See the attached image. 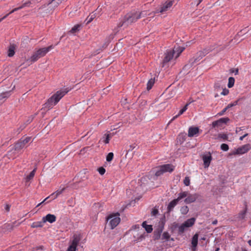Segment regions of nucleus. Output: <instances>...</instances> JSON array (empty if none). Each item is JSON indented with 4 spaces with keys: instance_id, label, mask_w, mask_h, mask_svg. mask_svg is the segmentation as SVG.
<instances>
[{
    "instance_id": "obj_42",
    "label": "nucleus",
    "mask_w": 251,
    "mask_h": 251,
    "mask_svg": "<svg viewBox=\"0 0 251 251\" xmlns=\"http://www.w3.org/2000/svg\"><path fill=\"white\" fill-rule=\"evenodd\" d=\"M190 178L188 176H186L185 177V179H184V184L186 185V186H189L190 185Z\"/></svg>"
},
{
    "instance_id": "obj_41",
    "label": "nucleus",
    "mask_w": 251,
    "mask_h": 251,
    "mask_svg": "<svg viewBox=\"0 0 251 251\" xmlns=\"http://www.w3.org/2000/svg\"><path fill=\"white\" fill-rule=\"evenodd\" d=\"M221 149L224 151H228L229 148L228 146L226 144H222L221 145Z\"/></svg>"
},
{
    "instance_id": "obj_32",
    "label": "nucleus",
    "mask_w": 251,
    "mask_h": 251,
    "mask_svg": "<svg viewBox=\"0 0 251 251\" xmlns=\"http://www.w3.org/2000/svg\"><path fill=\"white\" fill-rule=\"evenodd\" d=\"M170 235L169 234V233L168 232L165 231L163 233L161 239L163 241H168L170 239Z\"/></svg>"
},
{
    "instance_id": "obj_46",
    "label": "nucleus",
    "mask_w": 251,
    "mask_h": 251,
    "mask_svg": "<svg viewBox=\"0 0 251 251\" xmlns=\"http://www.w3.org/2000/svg\"><path fill=\"white\" fill-rule=\"evenodd\" d=\"M219 138H221L223 139L226 140L227 139L228 136L226 134H219L218 135Z\"/></svg>"
},
{
    "instance_id": "obj_5",
    "label": "nucleus",
    "mask_w": 251,
    "mask_h": 251,
    "mask_svg": "<svg viewBox=\"0 0 251 251\" xmlns=\"http://www.w3.org/2000/svg\"><path fill=\"white\" fill-rule=\"evenodd\" d=\"M187 194L185 192H181L178 194V197L171 201L168 204L167 210L168 212L173 210L174 207L178 203V202L181 199L186 198Z\"/></svg>"
},
{
    "instance_id": "obj_50",
    "label": "nucleus",
    "mask_w": 251,
    "mask_h": 251,
    "mask_svg": "<svg viewBox=\"0 0 251 251\" xmlns=\"http://www.w3.org/2000/svg\"><path fill=\"white\" fill-rule=\"evenodd\" d=\"M227 108L226 107H225L220 113H219L220 115H222L224 114V113L227 110Z\"/></svg>"
},
{
    "instance_id": "obj_55",
    "label": "nucleus",
    "mask_w": 251,
    "mask_h": 251,
    "mask_svg": "<svg viewBox=\"0 0 251 251\" xmlns=\"http://www.w3.org/2000/svg\"><path fill=\"white\" fill-rule=\"evenodd\" d=\"M215 88H220V86L218 85V83H216V84H215Z\"/></svg>"
},
{
    "instance_id": "obj_62",
    "label": "nucleus",
    "mask_w": 251,
    "mask_h": 251,
    "mask_svg": "<svg viewBox=\"0 0 251 251\" xmlns=\"http://www.w3.org/2000/svg\"><path fill=\"white\" fill-rule=\"evenodd\" d=\"M31 120H32V119H31V120H28V123H30V121H31Z\"/></svg>"
},
{
    "instance_id": "obj_59",
    "label": "nucleus",
    "mask_w": 251,
    "mask_h": 251,
    "mask_svg": "<svg viewBox=\"0 0 251 251\" xmlns=\"http://www.w3.org/2000/svg\"><path fill=\"white\" fill-rule=\"evenodd\" d=\"M3 20H4V19H2V18H1V19H0V22H1Z\"/></svg>"
},
{
    "instance_id": "obj_4",
    "label": "nucleus",
    "mask_w": 251,
    "mask_h": 251,
    "mask_svg": "<svg viewBox=\"0 0 251 251\" xmlns=\"http://www.w3.org/2000/svg\"><path fill=\"white\" fill-rule=\"evenodd\" d=\"M118 213L111 214L107 218V224L111 229H114L120 223L121 219Z\"/></svg>"
},
{
    "instance_id": "obj_40",
    "label": "nucleus",
    "mask_w": 251,
    "mask_h": 251,
    "mask_svg": "<svg viewBox=\"0 0 251 251\" xmlns=\"http://www.w3.org/2000/svg\"><path fill=\"white\" fill-rule=\"evenodd\" d=\"M114 154L112 152H109L106 156V160L108 162L111 161L113 158Z\"/></svg>"
},
{
    "instance_id": "obj_11",
    "label": "nucleus",
    "mask_w": 251,
    "mask_h": 251,
    "mask_svg": "<svg viewBox=\"0 0 251 251\" xmlns=\"http://www.w3.org/2000/svg\"><path fill=\"white\" fill-rule=\"evenodd\" d=\"M202 159L203 161V164L205 168H208L210 165L211 161L212 160V156L209 152L202 156Z\"/></svg>"
},
{
    "instance_id": "obj_14",
    "label": "nucleus",
    "mask_w": 251,
    "mask_h": 251,
    "mask_svg": "<svg viewBox=\"0 0 251 251\" xmlns=\"http://www.w3.org/2000/svg\"><path fill=\"white\" fill-rule=\"evenodd\" d=\"M11 91H6L0 94V105L2 104L6 100L10 97Z\"/></svg>"
},
{
    "instance_id": "obj_58",
    "label": "nucleus",
    "mask_w": 251,
    "mask_h": 251,
    "mask_svg": "<svg viewBox=\"0 0 251 251\" xmlns=\"http://www.w3.org/2000/svg\"><path fill=\"white\" fill-rule=\"evenodd\" d=\"M145 179H146V178H145V177H142V178H141V181H143V180H145Z\"/></svg>"
},
{
    "instance_id": "obj_10",
    "label": "nucleus",
    "mask_w": 251,
    "mask_h": 251,
    "mask_svg": "<svg viewBox=\"0 0 251 251\" xmlns=\"http://www.w3.org/2000/svg\"><path fill=\"white\" fill-rule=\"evenodd\" d=\"M229 119L228 118H222L218 120L214 121L212 123L213 128H220L222 126L223 124H226Z\"/></svg>"
},
{
    "instance_id": "obj_3",
    "label": "nucleus",
    "mask_w": 251,
    "mask_h": 251,
    "mask_svg": "<svg viewBox=\"0 0 251 251\" xmlns=\"http://www.w3.org/2000/svg\"><path fill=\"white\" fill-rule=\"evenodd\" d=\"M53 48V47L51 45L47 48H43L38 50L34 52L33 55L30 57V60L32 62H35L40 58L44 56L50 50Z\"/></svg>"
},
{
    "instance_id": "obj_34",
    "label": "nucleus",
    "mask_w": 251,
    "mask_h": 251,
    "mask_svg": "<svg viewBox=\"0 0 251 251\" xmlns=\"http://www.w3.org/2000/svg\"><path fill=\"white\" fill-rule=\"evenodd\" d=\"M154 83V79L153 78L150 79L148 82L147 89L148 90H150L153 86Z\"/></svg>"
},
{
    "instance_id": "obj_61",
    "label": "nucleus",
    "mask_w": 251,
    "mask_h": 251,
    "mask_svg": "<svg viewBox=\"0 0 251 251\" xmlns=\"http://www.w3.org/2000/svg\"><path fill=\"white\" fill-rule=\"evenodd\" d=\"M215 251H219V249L217 248Z\"/></svg>"
},
{
    "instance_id": "obj_51",
    "label": "nucleus",
    "mask_w": 251,
    "mask_h": 251,
    "mask_svg": "<svg viewBox=\"0 0 251 251\" xmlns=\"http://www.w3.org/2000/svg\"><path fill=\"white\" fill-rule=\"evenodd\" d=\"M248 133H246V134H244L243 136H241V137H240V138H239L240 140H241V141H242V140H243V139H244L245 137H246V136H248Z\"/></svg>"
},
{
    "instance_id": "obj_2",
    "label": "nucleus",
    "mask_w": 251,
    "mask_h": 251,
    "mask_svg": "<svg viewBox=\"0 0 251 251\" xmlns=\"http://www.w3.org/2000/svg\"><path fill=\"white\" fill-rule=\"evenodd\" d=\"M69 91V90L68 88L57 91L48 99L47 102L44 104V107L48 109L51 108L53 106L56 105L60 100Z\"/></svg>"
},
{
    "instance_id": "obj_52",
    "label": "nucleus",
    "mask_w": 251,
    "mask_h": 251,
    "mask_svg": "<svg viewBox=\"0 0 251 251\" xmlns=\"http://www.w3.org/2000/svg\"><path fill=\"white\" fill-rule=\"evenodd\" d=\"M232 72L235 73V75H237L238 73V69H236L235 70H232Z\"/></svg>"
},
{
    "instance_id": "obj_16",
    "label": "nucleus",
    "mask_w": 251,
    "mask_h": 251,
    "mask_svg": "<svg viewBox=\"0 0 251 251\" xmlns=\"http://www.w3.org/2000/svg\"><path fill=\"white\" fill-rule=\"evenodd\" d=\"M173 1H169L166 2L162 7H161L160 10L158 12L163 13L164 12L168 10L169 8H170L173 5Z\"/></svg>"
},
{
    "instance_id": "obj_49",
    "label": "nucleus",
    "mask_w": 251,
    "mask_h": 251,
    "mask_svg": "<svg viewBox=\"0 0 251 251\" xmlns=\"http://www.w3.org/2000/svg\"><path fill=\"white\" fill-rule=\"evenodd\" d=\"M10 208V205L7 204L5 205L4 209H5V210L7 212H9V211Z\"/></svg>"
},
{
    "instance_id": "obj_17",
    "label": "nucleus",
    "mask_w": 251,
    "mask_h": 251,
    "mask_svg": "<svg viewBox=\"0 0 251 251\" xmlns=\"http://www.w3.org/2000/svg\"><path fill=\"white\" fill-rule=\"evenodd\" d=\"M174 54H175L174 50L167 51L165 53V56L163 60V62L167 63L170 61L171 59L173 58Z\"/></svg>"
},
{
    "instance_id": "obj_43",
    "label": "nucleus",
    "mask_w": 251,
    "mask_h": 251,
    "mask_svg": "<svg viewBox=\"0 0 251 251\" xmlns=\"http://www.w3.org/2000/svg\"><path fill=\"white\" fill-rule=\"evenodd\" d=\"M99 173L101 175H103L105 172V169L103 167H100L98 169Z\"/></svg>"
},
{
    "instance_id": "obj_28",
    "label": "nucleus",
    "mask_w": 251,
    "mask_h": 251,
    "mask_svg": "<svg viewBox=\"0 0 251 251\" xmlns=\"http://www.w3.org/2000/svg\"><path fill=\"white\" fill-rule=\"evenodd\" d=\"M15 46L14 45H11L8 49V55L9 57H12L14 55L15 53Z\"/></svg>"
},
{
    "instance_id": "obj_48",
    "label": "nucleus",
    "mask_w": 251,
    "mask_h": 251,
    "mask_svg": "<svg viewBox=\"0 0 251 251\" xmlns=\"http://www.w3.org/2000/svg\"><path fill=\"white\" fill-rule=\"evenodd\" d=\"M22 8V7H18V8H15L13 9L12 10H11L9 13L10 14H11L13 13V12L17 11L18 10Z\"/></svg>"
},
{
    "instance_id": "obj_29",
    "label": "nucleus",
    "mask_w": 251,
    "mask_h": 251,
    "mask_svg": "<svg viewBox=\"0 0 251 251\" xmlns=\"http://www.w3.org/2000/svg\"><path fill=\"white\" fill-rule=\"evenodd\" d=\"M198 234H195L192 239V245L193 247H196L198 244Z\"/></svg>"
},
{
    "instance_id": "obj_21",
    "label": "nucleus",
    "mask_w": 251,
    "mask_h": 251,
    "mask_svg": "<svg viewBox=\"0 0 251 251\" xmlns=\"http://www.w3.org/2000/svg\"><path fill=\"white\" fill-rule=\"evenodd\" d=\"M189 103H187L184 106V107L181 109L178 114L176 115L175 116H174L172 119L170 121V123L172 122L173 121H174V120H175L176 118H177V117H178L180 115H182L185 111H186V110L187 109V108H188V106L189 105Z\"/></svg>"
},
{
    "instance_id": "obj_35",
    "label": "nucleus",
    "mask_w": 251,
    "mask_h": 251,
    "mask_svg": "<svg viewBox=\"0 0 251 251\" xmlns=\"http://www.w3.org/2000/svg\"><path fill=\"white\" fill-rule=\"evenodd\" d=\"M180 211L182 214L185 215L187 214L189 211L188 207L187 206H183L181 207Z\"/></svg>"
},
{
    "instance_id": "obj_23",
    "label": "nucleus",
    "mask_w": 251,
    "mask_h": 251,
    "mask_svg": "<svg viewBox=\"0 0 251 251\" xmlns=\"http://www.w3.org/2000/svg\"><path fill=\"white\" fill-rule=\"evenodd\" d=\"M247 204L246 202H245V208L243 210L241 211L238 215V218L240 219H244L245 217V215L246 214V213L247 212Z\"/></svg>"
},
{
    "instance_id": "obj_37",
    "label": "nucleus",
    "mask_w": 251,
    "mask_h": 251,
    "mask_svg": "<svg viewBox=\"0 0 251 251\" xmlns=\"http://www.w3.org/2000/svg\"><path fill=\"white\" fill-rule=\"evenodd\" d=\"M235 79L232 77H230L228 78V88H231L233 86L234 84Z\"/></svg>"
},
{
    "instance_id": "obj_30",
    "label": "nucleus",
    "mask_w": 251,
    "mask_h": 251,
    "mask_svg": "<svg viewBox=\"0 0 251 251\" xmlns=\"http://www.w3.org/2000/svg\"><path fill=\"white\" fill-rule=\"evenodd\" d=\"M165 173L163 169L162 168L161 166L158 167L157 170L156 171L155 173V175L156 176H159L163 175Z\"/></svg>"
},
{
    "instance_id": "obj_39",
    "label": "nucleus",
    "mask_w": 251,
    "mask_h": 251,
    "mask_svg": "<svg viewBox=\"0 0 251 251\" xmlns=\"http://www.w3.org/2000/svg\"><path fill=\"white\" fill-rule=\"evenodd\" d=\"M80 27V25H75L70 30V32L72 33H74L75 32L78 31L79 30V28Z\"/></svg>"
},
{
    "instance_id": "obj_44",
    "label": "nucleus",
    "mask_w": 251,
    "mask_h": 251,
    "mask_svg": "<svg viewBox=\"0 0 251 251\" xmlns=\"http://www.w3.org/2000/svg\"><path fill=\"white\" fill-rule=\"evenodd\" d=\"M237 103H238V101H235L234 102H233V103H229L228 104V105L226 106V107L227 108V109L232 107V106H235L237 104Z\"/></svg>"
},
{
    "instance_id": "obj_53",
    "label": "nucleus",
    "mask_w": 251,
    "mask_h": 251,
    "mask_svg": "<svg viewBox=\"0 0 251 251\" xmlns=\"http://www.w3.org/2000/svg\"><path fill=\"white\" fill-rule=\"evenodd\" d=\"M203 0H196L197 2V5H198Z\"/></svg>"
},
{
    "instance_id": "obj_18",
    "label": "nucleus",
    "mask_w": 251,
    "mask_h": 251,
    "mask_svg": "<svg viewBox=\"0 0 251 251\" xmlns=\"http://www.w3.org/2000/svg\"><path fill=\"white\" fill-rule=\"evenodd\" d=\"M199 131L198 127H190L188 129V136L189 137H193L196 135Z\"/></svg>"
},
{
    "instance_id": "obj_57",
    "label": "nucleus",
    "mask_w": 251,
    "mask_h": 251,
    "mask_svg": "<svg viewBox=\"0 0 251 251\" xmlns=\"http://www.w3.org/2000/svg\"><path fill=\"white\" fill-rule=\"evenodd\" d=\"M248 243H249V245L251 246V240H250L248 241Z\"/></svg>"
},
{
    "instance_id": "obj_13",
    "label": "nucleus",
    "mask_w": 251,
    "mask_h": 251,
    "mask_svg": "<svg viewBox=\"0 0 251 251\" xmlns=\"http://www.w3.org/2000/svg\"><path fill=\"white\" fill-rule=\"evenodd\" d=\"M201 58H199V56H197V54L193 58L190 60L188 64H186L184 67V69H187L191 67L195 63H197Z\"/></svg>"
},
{
    "instance_id": "obj_26",
    "label": "nucleus",
    "mask_w": 251,
    "mask_h": 251,
    "mask_svg": "<svg viewBox=\"0 0 251 251\" xmlns=\"http://www.w3.org/2000/svg\"><path fill=\"white\" fill-rule=\"evenodd\" d=\"M44 224V223L42 220V221L33 222L31 224V227L32 228L42 227L43 226Z\"/></svg>"
},
{
    "instance_id": "obj_1",
    "label": "nucleus",
    "mask_w": 251,
    "mask_h": 251,
    "mask_svg": "<svg viewBox=\"0 0 251 251\" xmlns=\"http://www.w3.org/2000/svg\"><path fill=\"white\" fill-rule=\"evenodd\" d=\"M147 15V11H131L127 13L117 25V27L120 28L124 26L125 28L129 25L136 22L138 19L144 17Z\"/></svg>"
},
{
    "instance_id": "obj_20",
    "label": "nucleus",
    "mask_w": 251,
    "mask_h": 251,
    "mask_svg": "<svg viewBox=\"0 0 251 251\" xmlns=\"http://www.w3.org/2000/svg\"><path fill=\"white\" fill-rule=\"evenodd\" d=\"M211 49H203L202 50H200L197 53V56H199V58H202L203 57L208 54L210 51Z\"/></svg>"
},
{
    "instance_id": "obj_6",
    "label": "nucleus",
    "mask_w": 251,
    "mask_h": 251,
    "mask_svg": "<svg viewBox=\"0 0 251 251\" xmlns=\"http://www.w3.org/2000/svg\"><path fill=\"white\" fill-rule=\"evenodd\" d=\"M31 137H26L25 138H22L18 142L16 143L14 145L15 151H19L23 149L30 140Z\"/></svg>"
},
{
    "instance_id": "obj_47",
    "label": "nucleus",
    "mask_w": 251,
    "mask_h": 251,
    "mask_svg": "<svg viewBox=\"0 0 251 251\" xmlns=\"http://www.w3.org/2000/svg\"><path fill=\"white\" fill-rule=\"evenodd\" d=\"M158 212L157 209H154L152 210L151 212V216H155Z\"/></svg>"
},
{
    "instance_id": "obj_22",
    "label": "nucleus",
    "mask_w": 251,
    "mask_h": 251,
    "mask_svg": "<svg viewBox=\"0 0 251 251\" xmlns=\"http://www.w3.org/2000/svg\"><path fill=\"white\" fill-rule=\"evenodd\" d=\"M195 221V218H192L187 220L183 224L188 228L192 226L194 224Z\"/></svg>"
},
{
    "instance_id": "obj_7",
    "label": "nucleus",
    "mask_w": 251,
    "mask_h": 251,
    "mask_svg": "<svg viewBox=\"0 0 251 251\" xmlns=\"http://www.w3.org/2000/svg\"><path fill=\"white\" fill-rule=\"evenodd\" d=\"M81 237L79 234H75L71 245L69 246L66 251H76V247L78 245Z\"/></svg>"
},
{
    "instance_id": "obj_19",
    "label": "nucleus",
    "mask_w": 251,
    "mask_h": 251,
    "mask_svg": "<svg viewBox=\"0 0 251 251\" xmlns=\"http://www.w3.org/2000/svg\"><path fill=\"white\" fill-rule=\"evenodd\" d=\"M161 167L163 169L165 173H171L174 171L175 168V167L173 165L169 164L161 165Z\"/></svg>"
},
{
    "instance_id": "obj_8",
    "label": "nucleus",
    "mask_w": 251,
    "mask_h": 251,
    "mask_svg": "<svg viewBox=\"0 0 251 251\" xmlns=\"http://www.w3.org/2000/svg\"><path fill=\"white\" fill-rule=\"evenodd\" d=\"M183 192H185L187 194L186 198L184 200V202L187 204L195 202L199 197V195L197 193L190 194L187 191H183Z\"/></svg>"
},
{
    "instance_id": "obj_36",
    "label": "nucleus",
    "mask_w": 251,
    "mask_h": 251,
    "mask_svg": "<svg viewBox=\"0 0 251 251\" xmlns=\"http://www.w3.org/2000/svg\"><path fill=\"white\" fill-rule=\"evenodd\" d=\"M96 17L95 14L92 13L90 14L87 18L86 21H87V24L90 23L92 20Z\"/></svg>"
},
{
    "instance_id": "obj_63",
    "label": "nucleus",
    "mask_w": 251,
    "mask_h": 251,
    "mask_svg": "<svg viewBox=\"0 0 251 251\" xmlns=\"http://www.w3.org/2000/svg\"><path fill=\"white\" fill-rule=\"evenodd\" d=\"M171 240L172 241H174V239L173 238H171Z\"/></svg>"
},
{
    "instance_id": "obj_54",
    "label": "nucleus",
    "mask_w": 251,
    "mask_h": 251,
    "mask_svg": "<svg viewBox=\"0 0 251 251\" xmlns=\"http://www.w3.org/2000/svg\"><path fill=\"white\" fill-rule=\"evenodd\" d=\"M9 15H10L9 13L6 14V15H5L3 17H2V19H5Z\"/></svg>"
},
{
    "instance_id": "obj_31",
    "label": "nucleus",
    "mask_w": 251,
    "mask_h": 251,
    "mask_svg": "<svg viewBox=\"0 0 251 251\" xmlns=\"http://www.w3.org/2000/svg\"><path fill=\"white\" fill-rule=\"evenodd\" d=\"M35 171L36 168H35L33 171H32L29 175L26 176V177H25L26 181H29L33 178L35 175Z\"/></svg>"
},
{
    "instance_id": "obj_45",
    "label": "nucleus",
    "mask_w": 251,
    "mask_h": 251,
    "mask_svg": "<svg viewBox=\"0 0 251 251\" xmlns=\"http://www.w3.org/2000/svg\"><path fill=\"white\" fill-rule=\"evenodd\" d=\"M229 93V90L226 88H225L223 90V91L221 92V95L226 96Z\"/></svg>"
},
{
    "instance_id": "obj_15",
    "label": "nucleus",
    "mask_w": 251,
    "mask_h": 251,
    "mask_svg": "<svg viewBox=\"0 0 251 251\" xmlns=\"http://www.w3.org/2000/svg\"><path fill=\"white\" fill-rule=\"evenodd\" d=\"M64 189H62L61 190H57L54 193H53L51 195H50L49 197L46 198L43 201L38 204L37 206H39L42 203H44L48 199L50 198H51L52 200L56 199L59 195H60L62 192L63 191Z\"/></svg>"
},
{
    "instance_id": "obj_9",
    "label": "nucleus",
    "mask_w": 251,
    "mask_h": 251,
    "mask_svg": "<svg viewBox=\"0 0 251 251\" xmlns=\"http://www.w3.org/2000/svg\"><path fill=\"white\" fill-rule=\"evenodd\" d=\"M251 149V145L250 144H247L242 146L233 152V154H243L247 152Z\"/></svg>"
},
{
    "instance_id": "obj_60",
    "label": "nucleus",
    "mask_w": 251,
    "mask_h": 251,
    "mask_svg": "<svg viewBox=\"0 0 251 251\" xmlns=\"http://www.w3.org/2000/svg\"><path fill=\"white\" fill-rule=\"evenodd\" d=\"M201 239L204 240H205V237H203V238H201Z\"/></svg>"
},
{
    "instance_id": "obj_38",
    "label": "nucleus",
    "mask_w": 251,
    "mask_h": 251,
    "mask_svg": "<svg viewBox=\"0 0 251 251\" xmlns=\"http://www.w3.org/2000/svg\"><path fill=\"white\" fill-rule=\"evenodd\" d=\"M187 227L183 223L178 227V232L180 234L182 233Z\"/></svg>"
},
{
    "instance_id": "obj_27",
    "label": "nucleus",
    "mask_w": 251,
    "mask_h": 251,
    "mask_svg": "<svg viewBox=\"0 0 251 251\" xmlns=\"http://www.w3.org/2000/svg\"><path fill=\"white\" fill-rule=\"evenodd\" d=\"M142 226L145 228L146 231L147 232V233H151L153 230L152 226L151 225H148L146 224V222L145 221L142 223Z\"/></svg>"
},
{
    "instance_id": "obj_33",
    "label": "nucleus",
    "mask_w": 251,
    "mask_h": 251,
    "mask_svg": "<svg viewBox=\"0 0 251 251\" xmlns=\"http://www.w3.org/2000/svg\"><path fill=\"white\" fill-rule=\"evenodd\" d=\"M101 140L105 144H108L110 140V136L109 134H105Z\"/></svg>"
},
{
    "instance_id": "obj_12",
    "label": "nucleus",
    "mask_w": 251,
    "mask_h": 251,
    "mask_svg": "<svg viewBox=\"0 0 251 251\" xmlns=\"http://www.w3.org/2000/svg\"><path fill=\"white\" fill-rule=\"evenodd\" d=\"M42 220L44 223L47 222H48L50 223H53L55 222L56 217L54 215L48 214L46 216L43 217L42 218Z\"/></svg>"
},
{
    "instance_id": "obj_56",
    "label": "nucleus",
    "mask_w": 251,
    "mask_h": 251,
    "mask_svg": "<svg viewBox=\"0 0 251 251\" xmlns=\"http://www.w3.org/2000/svg\"><path fill=\"white\" fill-rule=\"evenodd\" d=\"M58 0H56V1H53V0H52V3H54L56 2L57 3L56 5H57L58 4H59V3H58Z\"/></svg>"
},
{
    "instance_id": "obj_24",
    "label": "nucleus",
    "mask_w": 251,
    "mask_h": 251,
    "mask_svg": "<svg viewBox=\"0 0 251 251\" xmlns=\"http://www.w3.org/2000/svg\"><path fill=\"white\" fill-rule=\"evenodd\" d=\"M164 228V226H162L160 229L157 231H154V238L155 240L159 239L161 237V233L162 232Z\"/></svg>"
},
{
    "instance_id": "obj_25",
    "label": "nucleus",
    "mask_w": 251,
    "mask_h": 251,
    "mask_svg": "<svg viewBox=\"0 0 251 251\" xmlns=\"http://www.w3.org/2000/svg\"><path fill=\"white\" fill-rule=\"evenodd\" d=\"M185 48L182 47H178L177 48H175L173 50L175 51V54H176V58H177L179 56L180 54L184 50Z\"/></svg>"
}]
</instances>
